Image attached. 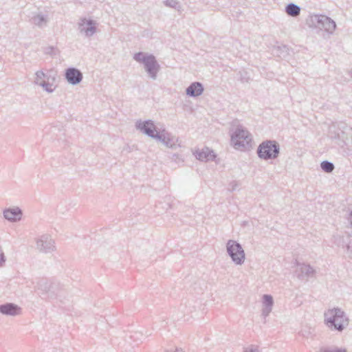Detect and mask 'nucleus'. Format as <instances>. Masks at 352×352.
I'll use <instances>...</instances> for the list:
<instances>
[{
	"instance_id": "1",
	"label": "nucleus",
	"mask_w": 352,
	"mask_h": 352,
	"mask_svg": "<svg viewBox=\"0 0 352 352\" xmlns=\"http://www.w3.org/2000/svg\"><path fill=\"white\" fill-rule=\"evenodd\" d=\"M324 323L331 331L342 332L349 325V320L342 309L333 307L324 311Z\"/></svg>"
},
{
	"instance_id": "2",
	"label": "nucleus",
	"mask_w": 352,
	"mask_h": 352,
	"mask_svg": "<svg viewBox=\"0 0 352 352\" xmlns=\"http://www.w3.org/2000/svg\"><path fill=\"white\" fill-rule=\"evenodd\" d=\"M329 137L339 146L352 151V129L345 124L333 125L329 129Z\"/></svg>"
},
{
	"instance_id": "3",
	"label": "nucleus",
	"mask_w": 352,
	"mask_h": 352,
	"mask_svg": "<svg viewBox=\"0 0 352 352\" xmlns=\"http://www.w3.org/2000/svg\"><path fill=\"white\" fill-rule=\"evenodd\" d=\"M133 59L144 65V68L148 77L153 80L157 78V74L160 70V65L154 55L140 52L133 55Z\"/></svg>"
},
{
	"instance_id": "4",
	"label": "nucleus",
	"mask_w": 352,
	"mask_h": 352,
	"mask_svg": "<svg viewBox=\"0 0 352 352\" xmlns=\"http://www.w3.org/2000/svg\"><path fill=\"white\" fill-rule=\"evenodd\" d=\"M280 153V145L275 140L262 142L257 148L259 158L265 160L276 159Z\"/></svg>"
},
{
	"instance_id": "5",
	"label": "nucleus",
	"mask_w": 352,
	"mask_h": 352,
	"mask_svg": "<svg viewBox=\"0 0 352 352\" xmlns=\"http://www.w3.org/2000/svg\"><path fill=\"white\" fill-rule=\"evenodd\" d=\"M231 142L236 148L245 149L252 142L251 135L244 126L239 124L231 134Z\"/></svg>"
},
{
	"instance_id": "6",
	"label": "nucleus",
	"mask_w": 352,
	"mask_h": 352,
	"mask_svg": "<svg viewBox=\"0 0 352 352\" xmlns=\"http://www.w3.org/2000/svg\"><path fill=\"white\" fill-rule=\"evenodd\" d=\"M309 27L324 30L329 34H333L336 28V22L325 15H313L307 21Z\"/></svg>"
},
{
	"instance_id": "7",
	"label": "nucleus",
	"mask_w": 352,
	"mask_h": 352,
	"mask_svg": "<svg viewBox=\"0 0 352 352\" xmlns=\"http://www.w3.org/2000/svg\"><path fill=\"white\" fill-rule=\"evenodd\" d=\"M226 250L236 265H242L244 263L245 254L239 243L234 240H228L226 243Z\"/></svg>"
},
{
	"instance_id": "8",
	"label": "nucleus",
	"mask_w": 352,
	"mask_h": 352,
	"mask_svg": "<svg viewBox=\"0 0 352 352\" xmlns=\"http://www.w3.org/2000/svg\"><path fill=\"white\" fill-rule=\"evenodd\" d=\"M38 289L45 299H53L58 295L57 286L46 279H42L38 283Z\"/></svg>"
},
{
	"instance_id": "9",
	"label": "nucleus",
	"mask_w": 352,
	"mask_h": 352,
	"mask_svg": "<svg viewBox=\"0 0 352 352\" xmlns=\"http://www.w3.org/2000/svg\"><path fill=\"white\" fill-rule=\"evenodd\" d=\"M332 241L336 245L345 248L348 257L352 259V234L346 233L342 236L334 234Z\"/></svg>"
},
{
	"instance_id": "10",
	"label": "nucleus",
	"mask_w": 352,
	"mask_h": 352,
	"mask_svg": "<svg viewBox=\"0 0 352 352\" xmlns=\"http://www.w3.org/2000/svg\"><path fill=\"white\" fill-rule=\"evenodd\" d=\"M135 127L143 133L154 139H156V136L160 133V131H157L156 126L151 120H138L135 122Z\"/></svg>"
},
{
	"instance_id": "11",
	"label": "nucleus",
	"mask_w": 352,
	"mask_h": 352,
	"mask_svg": "<svg viewBox=\"0 0 352 352\" xmlns=\"http://www.w3.org/2000/svg\"><path fill=\"white\" fill-rule=\"evenodd\" d=\"M97 23L92 19L82 18L78 23V30L79 32L84 34L86 37L92 36L96 32Z\"/></svg>"
},
{
	"instance_id": "12",
	"label": "nucleus",
	"mask_w": 352,
	"mask_h": 352,
	"mask_svg": "<svg viewBox=\"0 0 352 352\" xmlns=\"http://www.w3.org/2000/svg\"><path fill=\"white\" fill-rule=\"evenodd\" d=\"M36 248L43 253H51L56 250L55 242L50 235L43 234L36 240Z\"/></svg>"
},
{
	"instance_id": "13",
	"label": "nucleus",
	"mask_w": 352,
	"mask_h": 352,
	"mask_svg": "<svg viewBox=\"0 0 352 352\" xmlns=\"http://www.w3.org/2000/svg\"><path fill=\"white\" fill-rule=\"evenodd\" d=\"M65 78L69 84L76 85L82 81L83 76L78 69L69 67L65 70Z\"/></svg>"
},
{
	"instance_id": "14",
	"label": "nucleus",
	"mask_w": 352,
	"mask_h": 352,
	"mask_svg": "<svg viewBox=\"0 0 352 352\" xmlns=\"http://www.w3.org/2000/svg\"><path fill=\"white\" fill-rule=\"evenodd\" d=\"M156 140L162 142L168 148H173L176 147L177 140L167 132L165 129L160 131V133L156 136Z\"/></svg>"
},
{
	"instance_id": "15",
	"label": "nucleus",
	"mask_w": 352,
	"mask_h": 352,
	"mask_svg": "<svg viewBox=\"0 0 352 352\" xmlns=\"http://www.w3.org/2000/svg\"><path fill=\"white\" fill-rule=\"evenodd\" d=\"M21 307L14 303L0 305V313L6 316H17L21 313Z\"/></svg>"
},
{
	"instance_id": "16",
	"label": "nucleus",
	"mask_w": 352,
	"mask_h": 352,
	"mask_svg": "<svg viewBox=\"0 0 352 352\" xmlns=\"http://www.w3.org/2000/svg\"><path fill=\"white\" fill-rule=\"evenodd\" d=\"M22 214V210L18 207L8 208L3 211V216L5 219L11 222H16L21 220Z\"/></svg>"
},
{
	"instance_id": "17",
	"label": "nucleus",
	"mask_w": 352,
	"mask_h": 352,
	"mask_svg": "<svg viewBox=\"0 0 352 352\" xmlns=\"http://www.w3.org/2000/svg\"><path fill=\"white\" fill-rule=\"evenodd\" d=\"M49 18L47 14L36 13L32 15L30 22L39 28H43L47 25Z\"/></svg>"
},
{
	"instance_id": "18",
	"label": "nucleus",
	"mask_w": 352,
	"mask_h": 352,
	"mask_svg": "<svg viewBox=\"0 0 352 352\" xmlns=\"http://www.w3.org/2000/svg\"><path fill=\"white\" fill-rule=\"evenodd\" d=\"M296 272L300 279H307L314 276L315 270L309 265L300 264L298 265Z\"/></svg>"
},
{
	"instance_id": "19",
	"label": "nucleus",
	"mask_w": 352,
	"mask_h": 352,
	"mask_svg": "<svg viewBox=\"0 0 352 352\" xmlns=\"http://www.w3.org/2000/svg\"><path fill=\"white\" fill-rule=\"evenodd\" d=\"M204 90V87L201 82H194L187 87L186 92L190 97H197L202 94Z\"/></svg>"
},
{
	"instance_id": "20",
	"label": "nucleus",
	"mask_w": 352,
	"mask_h": 352,
	"mask_svg": "<svg viewBox=\"0 0 352 352\" xmlns=\"http://www.w3.org/2000/svg\"><path fill=\"white\" fill-rule=\"evenodd\" d=\"M195 155L197 160L205 162L212 160L215 157L214 152L208 148H203L201 151H197Z\"/></svg>"
},
{
	"instance_id": "21",
	"label": "nucleus",
	"mask_w": 352,
	"mask_h": 352,
	"mask_svg": "<svg viewBox=\"0 0 352 352\" xmlns=\"http://www.w3.org/2000/svg\"><path fill=\"white\" fill-rule=\"evenodd\" d=\"M286 13L292 17L298 16L300 13V8L293 3H290L285 7Z\"/></svg>"
},
{
	"instance_id": "22",
	"label": "nucleus",
	"mask_w": 352,
	"mask_h": 352,
	"mask_svg": "<svg viewBox=\"0 0 352 352\" xmlns=\"http://www.w3.org/2000/svg\"><path fill=\"white\" fill-rule=\"evenodd\" d=\"M34 83L39 85V82L50 80V76L45 74L42 70L37 71L35 74Z\"/></svg>"
},
{
	"instance_id": "23",
	"label": "nucleus",
	"mask_w": 352,
	"mask_h": 352,
	"mask_svg": "<svg viewBox=\"0 0 352 352\" xmlns=\"http://www.w3.org/2000/svg\"><path fill=\"white\" fill-rule=\"evenodd\" d=\"M164 5L167 7L174 8L178 12L182 11V7L180 3L177 0H166L164 1Z\"/></svg>"
},
{
	"instance_id": "24",
	"label": "nucleus",
	"mask_w": 352,
	"mask_h": 352,
	"mask_svg": "<svg viewBox=\"0 0 352 352\" xmlns=\"http://www.w3.org/2000/svg\"><path fill=\"white\" fill-rule=\"evenodd\" d=\"M320 168L324 172L327 173H330L334 170L335 166L332 162H329L327 160H324L321 162Z\"/></svg>"
},
{
	"instance_id": "25",
	"label": "nucleus",
	"mask_w": 352,
	"mask_h": 352,
	"mask_svg": "<svg viewBox=\"0 0 352 352\" xmlns=\"http://www.w3.org/2000/svg\"><path fill=\"white\" fill-rule=\"evenodd\" d=\"M39 86L42 87L48 93H52L55 89V87H54L53 83L50 82V80L39 82Z\"/></svg>"
},
{
	"instance_id": "26",
	"label": "nucleus",
	"mask_w": 352,
	"mask_h": 352,
	"mask_svg": "<svg viewBox=\"0 0 352 352\" xmlns=\"http://www.w3.org/2000/svg\"><path fill=\"white\" fill-rule=\"evenodd\" d=\"M263 307L272 308L274 304V300L271 295L264 294L263 296Z\"/></svg>"
},
{
	"instance_id": "27",
	"label": "nucleus",
	"mask_w": 352,
	"mask_h": 352,
	"mask_svg": "<svg viewBox=\"0 0 352 352\" xmlns=\"http://www.w3.org/2000/svg\"><path fill=\"white\" fill-rule=\"evenodd\" d=\"M319 352H346V349H338L337 347H322Z\"/></svg>"
},
{
	"instance_id": "28",
	"label": "nucleus",
	"mask_w": 352,
	"mask_h": 352,
	"mask_svg": "<svg viewBox=\"0 0 352 352\" xmlns=\"http://www.w3.org/2000/svg\"><path fill=\"white\" fill-rule=\"evenodd\" d=\"M240 80L242 82H248L250 80V78L248 76V73L245 71H240L239 72Z\"/></svg>"
},
{
	"instance_id": "29",
	"label": "nucleus",
	"mask_w": 352,
	"mask_h": 352,
	"mask_svg": "<svg viewBox=\"0 0 352 352\" xmlns=\"http://www.w3.org/2000/svg\"><path fill=\"white\" fill-rule=\"evenodd\" d=\"M244 352H259L258 347L254 345H251L245 349Z\"/></svg>"
},
{
	"instance_id": "30",
	"label": "nucleus",
	"mask_w": 352,
	"mask_h": 352,
	"mask_svg": "<svg viewBox=\"0 0 352 352\" xmlns=\"http://www.w3.org/2000/svg\"><path fill=\"white\" fill-rule=\"evenodd\" d=\"M239 187V183L236 181H232L229 184V190L234 191Z\"/></svg>"
},
{
	"instance_id": "31",
	"label": "nucleus",
	"mask_w": 352,
	"mask_h": 352,
	"mask_svg": "<svg viewBox=\"0 0 352 352\" xmlns=\"http://www.w3.org/2000/svg\"><path fill=\"white\" fill-rule=\"evenodd\" d=\"M6 262V256L3 250L1 249V246L0 245V267H2Z\"/></svg>"
},
{
	"instance_id": "32",
	"label": "nucleus",
	"mask_w": 352,
	"mask_h": 352,
	"mask_svg": "<svg viewBox=\"0 0 352 352\" xmlns=\"http://www.w3.org/2000/svg\"><path fill=\"white\" fill-rule=\"evenodd\" d=\"M272 308H270V307H263V309H262V316L264 318H266L270 314V313L272 311Z\"/></svg>"
},
{
	"instance_id": "33",
	"label": "nucleus",
	"mask_w": 352,
	"mask_h": 352,
	"mask_svg": "<svg viewBox=\"0 0 352 352\" xmlns=\"http://www.w3.org/2000/svg\"><path fill=\"white\" fill-rule=\"evenodd\" d=\"M54 47H46L45 50V53L47 54L52 55L54 54Z\"/></svg>"
},
{
	"instance_id": "34",
	"label": "nucleus",
	"mask_w": 352,
	"mask_h": 352,
	"mask_svg": "<svg viewBox=\"0 0 352 352\" xmlns=\"http://www.w3.org/2000/svg\"><path fill=\"white\" fill-rule=\"evenodd\" d=\"M171 160L177 162V160H180V157L178 154H173Z\"/></svg>"
},
{
	"instance_id": "35",
	"label": "nucleus",
	"mask_w": 352,
	"mask_h": 352,
	"mask_svg": "<svg viewBox=\"0 0 352 352\" xmlns=\"http://www.w3.org/2000/svg\"><path fill=\"white\" fill-rule=\"evenodd\" d=\"M348 219H349V222L351 223V224L352 225V212L350 213Z\"/></svg>"
}]
</instances>
